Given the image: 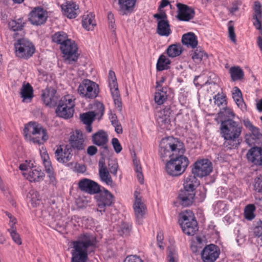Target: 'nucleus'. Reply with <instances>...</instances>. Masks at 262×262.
Returning <instances> with one entry per match:
<instances>
[{"instance_id": "c85d7f7f", "label": "nucleus", "mask_w": 262, "mask_h": 262, "mask_svg": "<svg viewBox=\"0 0 262 262\" xmlns=\"http://www.w3.org/2000/svg\"><path fill=\"white\" fill-rule=\"evenodd\" d=\"M71 151V149L67 147L58 148L55 152L57 160L63 163L69 161L72 156Z\"/></svg>"}, {"instance_id": "09e8293b", "label": "nucleus", "mask_w": 262, "mask_h": 262, "mask_svg": "<svg viewBox=\"0 0 262 262\" xmlns=\"http://www.w3.org/2000/svg\"><path fill=\"white\" fill-rule=\"evenodd\" d=\"M214 211L216 213L222 214L224 213L226 209V204L222 201H218L213 205Z\"/></svg>"}, {"instance_id": "423d86ee", "label": "nucleus", "mask_w": 262, "mask_h": 262, "mask_svg": "<svg viewBox=\"0 0 262 262\" xmlns=\"http://www.w3.org/2000/svg\"><path fill=\"white\" fill-rule=\"evenodd\" d=\"M165 170L169 175L179 176L182 174L188 166V159L183 155L173 156L165 161Z\"/></svg>"}, {"instance_id": "e2e57ef3", "label": "nucleus", "mask_w": 262, "mask_h": 262, "mask_svg": "<svg viewBox=\"0 0 262 262\" xmlns=\"http://www.w3.org/2000/svg\"><path fill=\"white\" fill-rule=\"evenodd\" d=\"M6 214L9 219V225L10 228H16L15 227V224L17 222L16 219L10 213L6 212Z\"/></svg>"}, {"instance_id": "8fccbe9b", "label": "nucleus", "mask_w": 262, "mask_h": 262, "mask_svg": "<svg viewBox=\"0 0 262 262\" xmlns=\"http://www.w3.org/2000/svg\"><path fill=\"white\" fill-rule=\"evenodd\" d=\"M220 117L225 116V117L230 119L235 116V114L232 108L225 107L219 113Z\"/></svg>"}, {"instance_id": "0eeeda50", "label": "nucleus", "mask_w": 262, "mask_h": 262, "mask_svg": "<svg viewBox=\"0 0 262 262\" xmlns=\"http://www.w3.org/2000/svg\"><path fill=\"white\" fill-rule=\"evenodd\" d=\"M75 98L71 95H67L60 100L56 110L57 115L64 119H69L73 117L75 105Z\"/></svg>"}, {"instance_id": "58836bf2", "label": "nucleus", "mask_w": 262, "mask_h": 262, "mask_svg": "<svg viewBox=\"0 0 262 262\" xmlns=\"http://www.w3.org/2000/svg\"><path fill=\"white\" fill-rule=\"evenodd\" d=\"M99 174L102 182L111 186L114 185V182L107 168H103L99 170Z\"/></svg>"}, {"instance_id": "a211bd4d", "label": "nucleus", "mask_w": 262, "mask_h": 262, "mask_svg": "<svg viewBox=\"0 0 262 262\" xmlns=\"http://www.w3.org/2000/svg\"><path fill=\"white\" fill-rule=\"evenodd\" d=\"M86 137L80 130H76L71 135L69 143L71 147L75 149L80 150L86 146Z\"/></svg>"}, {"instance_id": "864d4df0", "label": "nucleus", "mask_w": 262, "mask_h": 262, "mask_svg": "<svg viewBox=\"0 0 262 262\" xmlns=\"http://www.w3.org/2000/svg\"><path fill=\"white\" fill-rule=\"evenodd\" d=\"M130 226L128 224L122 223L120 229L118 230L119 234L123 236H127L129 234Z\"/></svg>"}, {"instance_id": "5fc2aeb1", "label": "nucleus", "mask_w": 262, "mask_h": 262, "mask_svg": "<svg viewBox=\"0 0 262 262\" xmlns=\"http://www.w3.org/2000/svg\"><path fill=\"white\" fill-rule=\"evenodd\" d=\"M254 189L255 191L259 192H262V176L257 177L254 180L253 185Z\"/></svg>"}, {"instance_id": "9d476101", "label": "nucleus", "mask_w": 262, "mask_h": 262, "mask_svg": "<svg viewBox=\"0 0 262 262\" xmlns=\"http://www.w3.org/2000/svg\"><path fill=\"white\" fill-rule=\"evenodd\" d=\"M16 55L27 59L32 56L35 51L33 44L26 39H18L14 44Z\"/></svg>"}, {"instance_id": "7ed1b4c3", "label": "nucleus", "mask_w": 262, "mask_h": 262, "mask_svg": "<svg viewBox=\"0 0 262 262\" xmlns=\"http://www.w3.org/2000/svg\"><path fill=\"white\" fill-rule=\"evenodd\" d=\"M185 149L183 143L178 138L168 137L161 140L159 144V155L162 161L173 156L183 155Z\"/></svg>"}, {"instance_id": "f257e3e1", "label": "nucleus", "mask_w": 262, "mask_h": 262, "mask_svg": "<svg viewBox=\"0 0 262 262\" xmlns=\"http://www.w3.org/2000/svg\"><path fill=\"white\" fill-rule=\"evenodd\" d=\"M72 244L71 262H87L88 253L94 250L97 241L93 235L85 233L80 234Z\"/></svg>"}, {"instance_id": "2eb2a0df", "label": "nucleus", "mask_w": 262, "mask_h": 262, "mask_svg": "<svg viewBox=\"0 0 262 262\" xmlns=\"http://www.w3.org/2000/svg\"><path fill=\"white\" fill-rule=\"evenodd\" d=\"M97 210L101 213L105 212L106 207L110 206L114 202L113 195L107 190L100 192L96 196Z\"/></svg>"}, {"instance_id": "3c124183", "label": "nucleus", "mask_w": 262, "mask_h": 262, "mask_svg": "<svg viewBox=\"0 0 262 262\" xmlns=\"http://www.w3.org/2000/svg\"><path fill=\"white\" fill-rule=\"evenodd\" d=\"M167 258V262H178V255L177 251L174 249H169Z\"/></svg>"}, {"instance_id": "20e7f679", "label": "nucleus", "mask_w": 262, "mask_h": 262, "mask_svg": "<svg viewBox=\"0 0 262 262\" xmlns=\"http://www.w3.org/2000/svg\"><path fill=\"white\" fill-rule=\"evenodd\" d=\"M193 174L186 177L184 181V189L179 194L178 199L181 204L184 206L191 205L194 198V190L199 185V182Z\"/></svg>"}, {"instance_id": "5701e85b", "label": "nucleus", "mask_w": 262, "mask_h": 262, "mask_svg": "<svg viewBox=\"0 0 262 262\" xmlns=\"http://www.w3.org/2000/svg\"><path fill=\"white\" fill-rule=\"evenodd\" d=\"M246 156L248 161L252 164L258 166L262 165V148L261 147H254L250 148Z\"/></svg>"}, {"instance_id": "680f3d73", "label": "nucleus", "mask_w": 262, "mask_h": 262, "mask_svg": "<svg viewBox=\"0 0 262 262\" xmlns=\"http://www.w3.org/2000/svg\"><path fill=\"white\" fill-rule=\"evenodd\" d=\"M254 233L258 237H262V221L257 222V225L254 229Z\"/></svg>"}, {"instance_id": "7c9ffc66", "label": "nucleus", "mask_w": 262, "mask_h": 262, "mask_svg": "<svg viewBox=\"0 0 262 262\" xmlns=\"http://www.w3.org/2000/svg\"><path fill=\"white\" fill-rule=\"evenodd\" d=\"M20 94L23 102H30L34 96L32 86L28 83L24 84L20 89Z\"/></svg>"}, {"instance_id": "de8ad7c7", "label": "nucleus", "mask_w": 262, "mask_h": 262, "mask_svg": "<svg viewBox=\"0 0 262 262\" xmlns=\"http://www.w3.org/2000/svg\"><path fill=\"white\" fill-rule=\"evenodd\" d=\"M8 231L13 242L18 245H21V239L19 234L16 231V228H9Z\"/></svg>"}, {"instance_id": "aec40b11", "label": "nucleus", "mask_w": 262, "mask_h": 262, "mask_svg": "<svg viewBox=\"0 0 262 262\" xmlns=\"http://www.w3.org/2000/svg\"><path fill=\"white\" fill-rule=\"evenodd\" d=\"M78 185L81 191L91 194L97 193L100 191L99 185L89 179L83 178L80 180Z\"/></svg>"}, {"instance_id": "f03ea898", "label": "nucleus", "mask_w": 262, "mask_h": 262, "mask_svg": "<svg viewBox=\"0 0 262 262\" xmlns=\"http://www.w3.org/2000/svg\"><path fill=\"white\" fill-rule=\"evenodd\" d=\"M242 126L232 119L222 121L220 125V134L224 139L223 147L231 149L236 147L237 141L242 132Z\"/></svg>"}, {"instance_id": "c756f323", "label": "nucleus", "mask_w": 262, "mask_h": 262, "mask_svg": "<svg viewBox=\"0 0 262 262\" xmlns=\"http://www.w3.org/2000/svg\"><path fill=\"white\" fill-rule=\"evenodd\" d=\"M182 42L188 48L192 49L196 48L198 44V38L192 32H188L184 34L182 37Z\"/></svg>"}, {"instance_id": "ddd939ff", "label": "nucleus", "mask_w": 262, "mask_h": 262, "mask_svg": "<svg viewBox=\"0 0 262 262\" xmlns=\"http://www.w3.org/2000/svg\"><path fill=\"white\" fill-rule=\"evenodd\" d=\"M40 157L43 164L45 170L48 174L49 181L51 184L55 185L56 184V180L55 176L54 168L50 160L49 156L47 149L43 146L40 149Z\"/></svg>"}, {"instance_id": "ea45409f", "label": "nucleus", "mask_w": 262, "mask_h": 262, "mask_svg": "<svg viewBox=\"0 0 262 262\" xmlns=\"http://www.w3.org/2000/svg\"><path fill=\"white\" fill-rule=\"evenodd\" d=\"M26 23L23 18H19L16 19H13L9 21V27L13 31L21 30Z\"/></svg>"}, {"instance_id": "9b49d317", "label": "nucleus", "mask_w": 262, "mask_h": 262, "mask_svg": "<svg viewBox=\"0 0 262 262\" xmlns=\"http://www.w3.org/2000/svg\"><path fill=\"white\" fill-rule=\"evenodd\" d=\"M63 58L68 63L76 61L78 58V47L75 42L69 39L64 43L60 46Z\"/></svg>"}, {"instance_id": "052dcab7", "label": "nucleus", "mask_w": 262, "mask_h": 262, "mask_svg": "<svg viewBox=\"0 0 262 262\" xmlns=\"http://www.w3.org/2000/svg\"><path fill=\"white\" fill-rule=\"evenodd\" d=\"M123 262H144V261L138 256L130 255L127 256Z\"/></svg>"}, {"instance_id": "603ef678", "label": "nucleus", "mask_w": 262, "mask_h": 262, "mask_svg": "<svg viewBox=\"0 0 262 262\" xmlns=\"http://www.w3.org/2000/svg\"><path fill=\"white\" fill-rule=\"evenodd\" d=\"M214 103L218 106L226 104V96L223 94H218L214 97Z\"/></svg>"}, {"instance_id": "2f4dec72", "label": "nucleus", "mask_w": 262, "mask_h": 262, "mask_svg": "<svg viewBox=\"0 0 262 262\" xmlns=\"http://www.w3.org/2000/svg\"><path fill=\"white\" fill-rule=\"evenodd\" d=\"M92 141L98 146L105 145L108 141L107 135L105 132L100 130L93 135Z\"/></svg>"}, {"instance_id": "6ab92c4d", "label": "nucleus", "mask_w": 262, "mask_h": 262, "mask_svg": "<svg viewBox=\"0 0 262 262\" xmlns=\"http://www.w3.org/2000/svg\"><path fill=\"white\" fill-rule=\"evenodd\" d=\"M47 17L46 11L40 7H37L30 13L29 20L32 25L39 26L46 22Z\"/></svg>"}, {"instance_id": "412c9836", "label": "nucleus", "mask_w": 262, "mask_h": 262, "mask_svg": "<svg viewBox=\"0 0 262 262\" xmlns=\"http://www.w3.org/2000/svg\"><path fill=\"white\" fill-rule=\"evenodd\" d=\"M254 18L255 21L254 22V25L255 28L260 30L262 36V10L260 3L256 1L254 3ZM257 45L260 51L262 52V36H258L257 38Z\"/></svg>"}, {"instance_id": "393cba45", "label": "nucleus", "mask_w": 262, "mask_h": 262, "mask_svg": "<svg viewBox=\"0 0 262 262\" xmlns=\"http://www.w3.org/2000/svg\"><path fill=\"white\" fill-rule=\"evenodd\" d=\"M24 177L30 182H39L43 180L45 174L40 169L29 168L27 172H23Z\"/></svg>"}, {"instance_id": "6e6d98bb", "label": "nucleus", "mask_w": 262, "mask_h": 262, "mask_svg": "<svg viewBox=\"0 0 262 262\" xmlns=\"http://www.w3.org/2000/svg\"><path fill=\"white\" fill-rule=\"evenodd\" d=\"M118 163L115 160H110L108 162V168L110 172L116 175L118 170Z\"/></svg>"}, {"instance_id": "b1692460", "label": "nucleus", "mask_w": 262, "mask_h": 262, "mask_svg": "<svg viewBox=\"0 0 262 262\" xmlns=\"http://www.w3.org/2000/svg\"><path fill=\"white\" fill-rule=\"evenodd\" d=\"M178 9V18L179 20L188 21L194 16V11L190 7L181 3L177 4Z\"/></svg>"}, {"instance_id": "69168bd1", "label": "nucleus", "mask_w": 262, "mask_h": 262, "mask_svg": "<svg viewBox=\"0 0 262 262\" xmlns=\"http://www.w3.org/2000/svg\"><path fill=\"white\" fill-rule=\"evenodd\" d=\"M97 152V148L95 146H89L87 149V153L90 156H93Z\"/></svg>"}, {"instance_id": "338daca9", "label": "nucleus", "mask_w": 262, "mask_h": 262, "mask_svg": "<svg viewBox=\"0 0 262 262\" xmlns=\"http://www.w3.org/2000/svg\"><path fill=\"white\" fill-rule=\"evenodd\" d=\"M154 17L157 18L158 22L160 20L167 21L166 15L165 13H157L154 15Z\"/></svg>"}, {"instance_id": "72a5a7b5", "label": "nucleus", "mask_w": 262, "mask_h": 262, "mask_svg": "<svg viewBox=\"0 0 262 262\" xmlns=\"http://www.w3.org/2000/svg\"><path fill=\"white\" fill-rule=\"evenodd\" d=\"M157 32L160 36L166 37L168 36L171 33L170 25L168 20H160L158 22Z\"/></svg>"}, {"instance_id": "774afa93", "label": "nucleus", "mask_w": 262, "mask_h": 262, "mask_svg": "<svg viewBox=\"0 0 262 262\" xmlns=\"http://www.w3.org/2000/svg\"><path fill=\"white\" fill-rule=\"evenodd\" d=\"M110 119L112 122V124L113 125L114 127H117V126L120 124L118 120L116 119V117H115V115L112 116Z\"/></svg>"}, {"instance_id": "c9c22d12", "label": "nucleus", "mask_w": 262, "mask_h": 262, "mask_svg": "<svg viewBox=\"0 0 262 262\" xmlns=\"http://www.w3.org/2000/svg\"><path fill=\"white\" fill-rule=\"evenodd\" d=\"M171 61L164 55H161L159 57L156 64L157 70L159 71H162L167 70L169 68Z\"/></svg>"}, {"instance_id": "cd10ccee", "label": "nucleus", "mask_w": 262, "mask_h": 262, "mask_svg": "<svg viewBox=\"0 0 262 262\" xmlns=\"http://www.w3.org/2000/svg\"><path fill=\"white\" fill-rule=\"evenodd\" d=\"M119 11L122 15H128L133 12L137 0H118Z\"/></svg>"}, {"instance_id": "f3484780", "label": "nucleus", "mask_w": 262, "mask_h": 262, "mask_svg": "<svg viewBox=\"0 0 262 262\" xmlns=\"http://www.w3.org/2000/svg\"><path fill=\"white\" fill-rule=\"evenodd\" d=\"M220 254V249L214 244L205 247L201 253L202 259L204 262H214Z\"/></svg>"}, {"instance_id": "0e129e2a", "label": "nucleus", "mask_w": 262, "mask_h": 262, "mask_svg": "<svg viewBox=\"0 0 262 262\" xmlns=\"http://www.w3.org/2000/svg\"><path fill=\"white\" fill-rule=\"evenodd\" d=\"M229 36L230 39L233 42H236V36L234 33V27L232 25H229L228 26Z\"/></svg>"}, {"instance_id": "dca6fc26", "label": "nucleus", "mask_w": 262, "mask_h": 262, "mask_svg": "<svg viewBox=\"0 0 262 262\" xmlns=\"http://www.w3.org/2000/svg\"><path fill=\"white\" fill-rule=\"evenodd\" d=\"M134 197L133 209L137 221L140 224L142 223V219L145 214L146 206L138 191H135Z\"/></svg>"}, {"instance_id": "e433bc0d", "label": "nucleus", "mask_w": 262, "mask_h": 262, "mask_svg": "<svg viewBox=\"0 0 262 262\" xmlns=\"http://www.w3.org/2000/svg\"><path fill=\"white\" fill-rule=\"evenodd\" d=\"M82 25L83 27L86 30H92L96 25L94 15L92 13H90L84 16L82 21Z\"/></svg>"}, {"instance_id": "6e6552de", "label": "nucleus", "mask_w": 262, "mask_h": 262, "mask_svg": "<svg viewBox=\"0 0 262 262\" xmlns=\"http://www.w3.org/2000/svg\"><path fill=\"white\" fill-rule=\"evenodd\" d=\"M179 223L183 231L188 235H193L198 230V224L192 212L186 210L180 214Z\"/></svg>"}, {"instance_id": "f8f14e48", "label": "nucleus", "mask_w": 262, "mask_h": 262, "mask_svg": "<svg viewBox=\"0 0 262 262\" xmlns=\"http://www.w3.org/2000/svg\"><path fill=\"white\" fill-rule=\"evenodd\" d=\"M212 170L211 163L208 159H201L194 163L192 173L196 177L202 178L209 174Z\"/></svg>"}, {"instance_id": "37998d69", "label": "nucleus", "mask_w": 262, "mask_h": 262, "mask_svg": "<svg viewBox=\"0 0 262 262\" xmlns=\"http://www.w3.org/2000/svg\"><path fill=\"white\" fill-rule=\"evenodd\" d=\"M29 202L33 207L38 206L40 203V199L38 193L34 190H31L27 195Z\"/></svg>"}, {"instance_id": "79ce46f5", "label": "nucleus", "mask_w": 262, "mask_h": 262, "mask_svg": "<svg viewBox=\"0 0 262 262\" xmlns=\"http://www.w3.org/2000/svg\"><path fill=\"white\" fill-rule=\"evenodd\" d=\"M229 73L233 81L238 80L244 77V72L239 67H232L229 70Z\"/></svg>"}, {"instance_id": "39448f33", "label": "nucleus", "mask_w": 262, "mask_h": 262, "mask_svg": "<svg viewBox=\"0 0 262 262\" xmlns=\"http://www.w3.org/2000/svg\"><path fill=\"white\" fill-rule=\"evenodd\" d=\"M24 132L26 139L35 144H42L49 138L46 130L36 122L28 123L25 126Z\"/></svg>"}, {"instance_id": "c03bdc74", "label": "nucleus", "mask_w": 262, "mask_h": 262, "mask_svg": "<svg viewBox=\"0 0 262 262\" xmlns=\"http://www.w3.org/2000/svg\"><path fill=\"white\" fill-rule=\"evenodd\" d=\"M204 57L207 58V55L204 51L201 49H196L192 56V59L197 63L200 62Z\"/></svg>"}, {"instance_id": "4d7b16f0", "label": "nucleus", "mask_w": 262, "mask_h": 262, "mask_svg": "<svg viewBox=\"0 0 262 262\" xmlns=\"http://www.w3.org/2000/svg\"><path fill=\"white\" fill-rule=\"evenodd\" d=\"M202 243V239L201 237L197 236L195 238V240L193 241V244L191 245V248L193 252H196L198 251V248H201V244Z\"/></svg>"}, {"instance_id": "a19ab883", "label": "nucleus", "mask_w": 262, "mask_h": 262, "mask_svg": "<svg viewBox=\"0 0 262 262\" xmlns=\"http://www.w3.org/2000/svg\"><path fill=\"white\" fill-rule=\"evenodd\" d=\"M69 39L67 33L62 31L56 32L52 36L53 41L60 46L64 43Z\"/></svg>"}, {"instance_id": "a18cd8bd", "label": "nucleus", "mask_w": 262, "mask_h": 262, "mask_svg": "<svg viewBox=\"0 0 262 262\" xmlns=\"http://www.w3.org/2000/svg\"><path fill=\"white\" fill-rule=\"evenodd\" d=\"M95 114L93 112H89L85 113H83L80 115V119L83 123L85 124H92Z\"/></svg>"}, {"instance_id": "bb28decb", "label": "nucleus", "mask_w": 262, "mask_h": 262, "mask_svg": "<svg viewBox=\"0 0 262 262\" xmlns=\"http://www.w3.org/2000/svg\"><path fill=\"white\" fill-rule=\"evenodd\" d=\"M61 7L64 14L69 18H75L78 14L79 6L75 2H67Z\"/></svg>"}, {"instance_id": "4468645a", "label": "nucleus", "mask_w": 262, "mask_h": 262, "mask_svg": "<svg viewBox=\"0 0 262 262\" xmlns=\"http://www.w3.org/2000/svg\"><path fill=\"white\" fill-rule=\"evenodd\" d=\"M108 84L115 105L121 107V101L115 72L110 70L108 73Z\"/></svg>"}, {"instance_id": "13d9d810", "label": "nucleus", "mask_w": 262, "mask_h": 262, "mask_svg": "<svg viewBox=\"0 0 262 262\" xmlns=\"http://www.w3.org/2000/svg\"><path fill=\"white\" fill-rule=\"evenodd\" d=\"M112 144L116 153L118 154L121 151L122 148L117 138H113L112 140Z\"/></svg>"}, {"instance_id": "1a4fd4ad", "label": "nucleus", "mask_w": 262, "mask_h": 262, "mask_svg": "<svg viewBox=\"0 0 262 262\" xmlns=\"http://www.w3.org/2000/svg\"><path fill=\"white\" fill-rule=\"evenodd\" d=\"M79 95L85 99H94L99 93L98 85L90 80L84 79L79 85L77 89Z\"/></svg>"}, {"instance_id": "4be33fe9", "label": "nucleus", "mask_w": 262, "mask_h": 262, "mask_svg": "<svg viewBox=\"0 0 262 262\" xmlns=\"http://www.w3.org/2000/svg\"><path fill=\"white\" fill-rule=\"evenodd\" d=\"M170 114L169 108H164L158 111L156 114V118L158 125L163 129H170Z\"/></svg>"}, {"instance_id": "49530a36", "label": "nucleus", "mask_w": 262, "mask_h": 262, "mask_svg": "<svg viewBox=\"0 0 262 262\" xmlns=\"http://www.w3.org/2000/svg\"><path fill=\"white\" fill-rule=\"evenodd\" d=\"M255 207L253 204H249L246 206L245 209L244 215L246 219L251 220L254 219L255 215L254 211Z\"/></svg>"}, {"instance_id": "4c0bfd02", "label": "nucleus", "mask_w": 262, "mask_h": 262, "mask_svg": "<svg viewBox=\"0 0 262 262\" xmlns=\"http://www.w3.org/2000/svg\"><path fill=\"white\" fill-rule=\"evenodd\" d=\"M183 51L182 46L180 43L169 46L166 50V53L169 57L173 58L181 54Z\"/></svg>"}, {"instance_id": "a878e982", "label": "nucleus", "mask_w": 262, "mask_h": 262, "mask_svg": "<svg viewBox=\"0 0 262 262\" xmlns=\"http://www.w3.org/2000/svg\"><path fill=\"white\" fill-rule=\"evenodd\" d=\"M56 91L53 88H47L42 93V99L43 103L47 106H53L57 101L56 96Z\"/></svg>"}, {"instance_id": "bf43d9fd", "label": "nucleus", "mask_w": 262, "mask_h": 262, "mask_svg": "<svg viewBox=\"0 0 262 262\" xmlns=\"http://www.w3.org/2000/svg\"><path fill=\"white\" fill-rule=\"evenodd\" d=\"M250 130L251 132V137L252 139H259L261 137L262 135L257 127L254 126Z\"/></svg>"}, {"instance_id": "f704fd0d", "label": "nucleus", "mask_w": 262, "mask_h": 262, "mask_svg": "<svg viewBox=\"0 0 262 262\" xmlns=\"http://www.w3.org/2000/svg\"><path fill=\"white\" fill-rule=\"evenodd\" d=\"M167 88L163 87L161 89H158L155 93L154 99L157 104L161 105L164 103L167 99Z\"/></svg>"}, {"instance_id": "473e14b6", "label": "nucleus", "mask_w": 262, "mask_h": 262, "mask_svg": "<svg viewBox=\"0 0 262 262\" xmlns=\"http://www.w3.org/2000/svg\"><path fill=\"white\" fill-rule=\"evenodd\" d=\"M232 98L238 108L243 112L246 110V105L243 100L242 92L237 87H235L233 89Z\"/></svg>"}]
</instances>
